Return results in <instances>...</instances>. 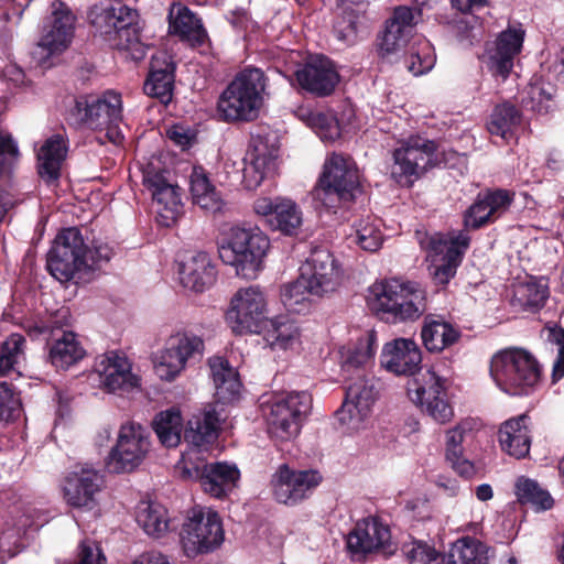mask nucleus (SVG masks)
<instances>
[{
  "mask_svg": "<svg viewBox=\"0 0 564 564\" xmlns=\"http://www.w3.org/2000/svg\"><path fill=\"white\" fill-rule=\"evenodd\" d=\"M410 564H440L442 556L432 545L423 541H412L402 547Z\"/></svg>",
  "mask_w": 564,
  "mask_h": 564,
  "instance_id": "obj_57",
  "label": "nucleus"
},
{
  "mask_svg": "<svg viewBox=\"0 0 564 564\" xmlns=\"http://www.w3.org/2000/svg\"><path fill=\"white\" fill-rule=\"evenodd\" d=\"M321 480L316 470H294L283 464L272 475L271 488L278 502L295 505L307 498Z\"/></svg>",
  "mask_w": 564,
  "mask_h": 564,
  "instance_id": "obj_20",
  "label": "nucleus"
},
{
  "mask_svg": "<svg viewBox=\"0 0 564 564\" xmlns=\"http://www.w3.org/2000/svg\"><path fill=\"white\" fill-rule=\"evenodd\" d=\"M459 336V330L451 323L431 316L425 317L421 329L423 345L431 352H440L452 346Z\"/></svg>",
  "mask_w": 564,
  "mask_h": 564,
  "instance_id": "obj_41",
  "label": "nucleus"
},
{
  "mask_svg": "<svg viewBox=\"0 0 564 564\" xmlns=\"http://www.w3.org/2000/svg\"><path fill=\"white\" fill-rule=\"evenodd\" d=\"M521 123L520 111L511 104L503 102L492 110L487 122V129L490 134L500 137L508 141L514 135L517 128Z\"/></svg>",
  "mask_w": 564,
  "mask_h": 564,
  "instance_id": "obj_44",
  "label": "nucleus"
},
{
  "mask_svg": "<svg viewBox=\"0 0 564 564\" xmlns=\"http://www.w3.org/2000/svg\"><path fill=\"white\" fill-rule=\"evenodd\" d=\"M435 61L434 48L430 42L422 41L416 48H412L405 58V67L414 76H420L430 72L434 67Z\"/></svg>",
  "mask_w": 564,
  "mask_h": 564,
  "instance_id": "obj_56",
  "label": "nucleus"
},
{
  "mask_svg": "<svg viewBox=\"0 0 564 564\" xmlns=\"http://www.w3.org/2000/svg\"><path fill=\"white\" fill-rule=\"evenodd\" d=\"M359 174L355 162L341 154L333 153L324 164V172L316 189L318 199L327 206L338 202H350L359 193Z\"/></svg>",
  "mask_w": 564,
  "mask_h": 564,
  "instance_id": "obj_13",
  "label": "nucleus"
},
{
  "mask_svg": "<svg viewBox=\"0 0 564 564\" xmlns=\"http://www.w3.org/2000/svg\"><path fill=\"white\" fill-rule=\"evenodd\" d=\"M516 494L521 503H529L536 510H549L554 505L551 495L530 478L520 477L517 480Z\"/></svg>",
  "mask_w": 564,
  "mask_h": 564,
  "instance_id": "obj_52",
  "label": "nucleus"
},
{
  "mask_svg": "<svg viewBox=\"0 0 564 564\" xmlns=\"http://www.w3.org/2000/svg\"><path fill=\"white\" fill-rule=\"evenodd\" d=\"M137 522L153 538H161L169 530L167 511L159 503L140 502L137 508Z\"/></svg>",
  "mask_w": 564,
  "mask_h": 564,
  "instance_id": "obj_46",
  "label": "nucleus"
},
{
  "mask_svg": "<svg viewBox=\"0 0 564 564\" xmlns=\"http://www.w3.org/2000/svg\"><path fill=\"white\" fill-rule=\"evenodd\" d=\"M221 421V412L217 409V404H207L193 414L184 432L185 441L194 446L191 451L200 453L199 448L215 442L218 437Z\"/></svg>",
  "mask_w": 564,
  "mask_h": 564,
  "instance_id": "obj_29",
  "label": "nucleus"
},
{
  "mask_svg": "<svg viewBox=\"0 0 564 564\" xmlns=\"http://www.w3.org/2000/svg\"><path fill=\"white\" fill-rule=\"evenodd\" d=\"M67 151V140L62 134H53L44 141L37 151V171L44 181L58 180Z\"/></svg>",
  "mask_w": 564,
  "mask_h": 564,
  "instance_id": "obj_35",
  "label": "nucleus"
},
{
  "mask_svg": "<svg viewBox=\"0 0 564 564\" xmlns=\"http://www.w3.org/2000/svg\"><path fill=\"white\" fill-rule=\"evenodd\" d=\"M361 249L377 251L382 245V234L378 220L372 216L359 219L354 225V234L349 237Z\"/></svg>",
  "mask_w": 564,
  "mask_h": 564,
  "instance_id": "obj_51",
  "label": "nucleus"
},
{
  "mask_svg": "<svg viewBox=\"0 0 564 564\" xmlns=\"http://www.w3.org/2000/svg\"><path fill=\"white\" fill-rule=\"evenodd\" d=\"M301 329L296 322L286 317H276L271 321V328L267 330L265 339L276 349H296L301 346Z\"/></svg>",
  "mask_w": 564,
  "mask_h": 564,
  "instance_id": "obj_45",
  "label": "nucleus"
},
{
  "mask_svg": "<svg viewBox=\"0 0 564 564\" xmlns=\"http://www.w3.org/2000/svg\"><path fill=\"white\" fill-rule=\"evenodd\" d=\"M181 476L195 479L204 492L217 499H224L237 487L240 471L227 463H206L198 451L187 452L178 464Z\"/></svg>",
  "mask_w": 564,
  "mask_h": 564,
  "instance_id": "obj_11",
  "label": "nucleus"
},
{
  "mask_svg": "<svg viewBox=\"0 0 564 564\" xmlns=\"http://www.w3.org/2000/svg\"><path fill=\"white\" fill-rule=\"evenodd\" d=\"M314 295L308 284L300 276L281 289V301L284 307L295 314L308 312L311 308V296Z\"/></svg>",
  "mask_w": 564,
  "mask_h": 564,
  "instance_id": "obj_50",
  "label": "nucleus"
},
{
  "mask_svg": "<svg viewBox=\"0 0 564 564\" xmlns=\"http://www.w3.org/2000/svg\"><path fill=\"white\" fill-rule=\"evenodd\" d=\"M358 26V18L350 12H345L337 21L334 31L338 40L351 44L357 37Z\"/></svg>",
  "mask_w": 564,
  "mask_h": 564,
  "instance_id": "obj_60",
  "label": "nucleus"
},
{
  "mask_svg": "<svg viewBox=\"0 0 564 564\" xmlns=\"http://www.w3.org/2000/svg\"><path fill=\"white\" fill-rule=\"evenodd\" d=\"M178 276L185 289L200 293L215 283L217 271L206 252L196 251L180 262Z\"/></svg>",
  "mask_w": 564,
  "mask_h": 564,
  "instance_id": "obj_28",
  "label": "nucleus"
},
{
  "mask_svg": "<svg viewBox=\"0 0 564 564\" xmlns=\"http://www.w3.org/2000/svg\"><path fill=\"white\" fill-rule=\"evenodd\" d=\"M307 123L319 130L318 134L323 140L333 141L340 135L339 123L333 116H327L322 112H310Z\"/></svg>",
  "mask_w": 564,
  "mask_h": 564,
  "instance_id": "obj_58",
  "label": "nucleus"
},
{
  "mask_svg": "<svg viewBox=\"0 0 564 564\" xmlns=\"http://www.w3.org/2000/svg\"><path fill=\"white\" fill-rule=\"evenodd\" d=\"M111 256L112 249L108 243L95 240L91 247H87L80 230L69 227L54 239L47 253L46 268L54 279L64 283L78 272L101 268Z\"/></svg>",
  "mask_w": 564,
  "mask_h": 564,
  "instance_id": "obj_1",
  "label": "nucleus"
},
{
  "mask_svg": "<svg viewBox=\"0 0 564 564\" xmlns=\"http://www.w3.org/2000/svg\"><path fill=\"white\" fill-rule=\"evenodd\" d=\"M204 341L189 333L171 335L162 349L154 356V370L161 380H175L192 361L199 360L204 354Z\"/></svg>",
  "mask_w": 564,
  "mask_h": 564,
  "instance_id": "obj_14",
  "label": "nucleus"
},
{
  "mask_svg": "<svg viewBox=\"0 0 564 564\" xmlns=\"http://www.w3.org/2000/svg\"><path fill=\"white\" fill-rule=\"evenodd\" d=\"M368 303L393 322H413L426 311V292L412 281L383 280L369 288Z\"/></svg>",
  "mask_w": 564,
  "mask_h": 564,
  "instance_id": "obj_2",
  "label": "nucleus"
},
{
  "mask_svg": "<svg viewBox=\"0 0 564 564\" xmlns=\"http://www.w3.org/2000/svg\"><path fill=\"white\" fill-rule=\"evenodd\" d=\"M378 391L373 379L368 377L366 372L348 378L346 388L345 403L359 405L372 412V406L377 400Z\"/></svg>",
  "mask_w": 564,
  "mask_h": 564,
  "instance_id": "obj_47",
  "label": "nucleus"
},
{
  "mask_svg": "<svg viewBox=\"0 0 564 564\" xmlns=\"http://www.w3.org/2000/svg\"><path fill=\"white\" fill-rule=\"evenodd\" d=\"M151 449L150 434L141 424L127 422L120 426L107 467L113 473H129L139 467Z\"/></svg>",
  "mask_w": 564,
  "mask_h": 564,
  "instance_id": "obj_15",
  "label": "nucleus"
},
{
  "mask_svg": "<svg viewBox=\"0 0 564 564\" xmlns=\"http://www.w3.org/2000/svg\"><path fill=\"white\" fill-rule=\"evenodd\" d=\"M490 547L481 541L463 536L453 542L445 555L442 556L443 564H488Z\"/></svg>",
  "mask_w": 564,
  "mask_h": 564,
  "instance_id": "obj_38",
  "label": "nucleus"
},
{
  "mask_svg": "<svg viewBox=\"0 0 564 564\" xmlns=\"http://www.w3.org/2000/svg\"><path fill=\"white\" fill-rule=\"evenodd\" d=\"M225 539L221 518L209 507L195 506L187 514L181 532V544L187 557L218 549Z\"/></svg>",
  "mask_w": 564,
  "mask_h": 564,
  "instance_id": "obj_10",
  "label": "nucleus"
},
{
  "mask_svg": "<svg viewBox=\"0 0 564 564\" xmlns=\"http://www.w3.org/2000/svg\"><path fill=\"white\" fill-rule=\"evenodd\" d=\"M268 299L263 289L249 285L232 294L225 318L237 335L258 334L268 319Z\"/></svg>",
  "mask_w": 564,
  "mask_h": 564,
  "instance_id": "obj_12",
  "label": "nucleus"
},
{
  "mask_svg": "<svg viewBox=\"0 0 564 564\" xmlns=\"http://www.w3.org/2000/svg\"><path fill=\"white\" fill-rule=\"evenodd\" d=\"M408 394L412 402L441 424L451 421L454 416L444 380L431 369L419 371L408 382Z\"/></svg>",
  "mask_w": 564,
  "mask_h": 564,
  "instance_id": "obj_16",
  "label": "nucleus"
},
{
  "mask_svg": "<svg viewBox=\"0 0 564 564\" xmlns=\"http://www.w3.org/2000/svg\"><path fill=\"white\" fill-rule=\"evenodd\" d=\"M25 337L21 334H11L0 348V377L17 371L25 361Z\"/></svg>",
  "mask_w": 564,
  "mask_h": 564,
  "instance_id": "obj_49",
  "label": "nucleus"
},
{
  "mask_svg": "<svg viewBox=\"0 0 564 564\" xmlns=\"http://www.w3.org/2000/svg\"><path fill=\"white\" fill-rule=\"evenodd\" d=\"M208 365L215 387L216 403L229 404L238 400L241 389L238 372L221 357L210 358Z\"/></svg>",
  "mask_w": 564,
  "mask_h": 564,
  "instance_id": "obj_34",
  "label": "nucleus"
},
{
  "mask_svg": "<svg viewBox=\"0 0 564 564\" xmlns=\"http://www.w3.org/2000/svg\"><path fill=\"white\" fill-rule=\"evenodd\" d=\"M102 485L100 473L90 467H80L66 476L63 486L64 499L73 508L91 510L97 506V495Z\"/></svg>",
  "mask_w": 564,
  "mask_h": 564,
  "instance_id": "obj_22",
  "label": "nucleus"
},
{
  "mask_svg": "<svg viewBox=\"0 0 564 564\" xmlns=\"http://www.w3.org/2000/svg\"><path fill=\"white\" fill-rule=\"evenodd\" d=\"M143 185L156 204L159 221L161 225L170 227L183 212L181 188L172 183L167 172L156 171L152 167H148L143 172Z\"/></svg>",
  "mask_w": 564,
  "mask_h": 564,
  "instance_id": "obj_19",
  "label": "nucleus"
},
{
  "mask_svg": "<svg viewBox=\"0 0 564 564\" xmlns=\"http://www.w3.org/2000/svg\"><path fill=\"white\" fill-rule=\"evenodd\" d=\"M474 420H464L446 432L445 457L451 467L460 476L469 478L475 474L473 462L464 455L463 444L474 437Z\"/></svg>",
  "mask_w": 564,
  "mask_h": 564,
  "instance_id": "obj_31",
  "label": "nucleus"
},
{
  "mask_svg": "<svg viewBox=\"0 0 564 564\" xmlns=\"http://www.w3.org/2000/svg\"><path fill=\"white\" fill-rule=\"evenodd\" d=\"M347 547L352 554H367L379 550L391 553L390 528L378 517L362 519L348 534Z\"/></svg>",
  "mask_w": 564,
  "mask_h": 564,
  "instance_id": "obj_25",
  "label": "nucleus"
},
{
  "mask_svg": "<svg viewBox=\"0 0 564 564\" xmlns=\"http://www.w3.org/2000/svg\"><path fill=\"white\" fill-rule=\"evenodd\" d=\"M193 204L209 213L221 212L225 202L202 167H194L189 177Z\"/></svg>",
  "mask_w": 564,
  "mask_h": 564,
  "instance_id": "obj_39",
  "label": "nucleus"
},
{
  "mask_svg": "<svg viewBox=\"0 0 564 564\" xmlns=\"http://www.w3.org/2000/svg\"><path fill=\"white\" fill-rule=\"evenodd\" d=\"M371 413V411L361 409L359 405L344 402L336 412V419L344 432L356 433L367 426Z\"/></svg>",
  "mask_w": 564,
  "mask_h": 564,
  "instance_id": "obj_55",
  "label": "nucleus"
},
{
  "mask_svg": "<svg viewBox=\"0 0 564 564\" xmlns=\"http://www.w3.org/2000/svg\"><path fill=\"white\" fill-rule=\"evenodd\" d=\"M100 386L111 393H128L139 387V378L132 373L131 365L126 356L109 351L96 364Z\"/></svg>",
  "mask_w": 564,
  "mask_h": 564,
  "instance_id": "obj_23",
  "label": "nucleus"
},
{
  "mask_svg": "<svg viewBox=\"0 0 564 564\" xmlns=\"http://www.w3.org/2000/svg\"><path fill=\"white\" fill-rule=\"evenodd\" d=\"M154 432L165 447H176L181 443L183 420L178 410L159 413L153 421Z\"/></svg>",
  "mask_w": 564,
  "mask_h": 564,
  "instance_id": "obj_48",
  "label": "nucleus"
},
{
  "mask_svg": "<svg viewBox=\"0 0 564 564\" xmlns=\"http://www.w3.org/2000/svg\"><path fill=\"white\" fill-rule=\"evenodd\" d=\"M415 238L426 252L429 271L437 285H446L456 274L470 245L469 235L464 231L447 234L416 230Z\"/></svg>",
  "mask_w": 564,
  "mask_h": 564,
  "instance_id": "obj_4",
  "label": "nucleus"
},
{
  "mask_svg": "<svg viewBox=\"0 0 564 564\" xmlns=\"http://www.w3.org/2000/svg\"><path fill=\"white\" fill-rule=\"evenodd\" d=\"M523 41V30L508 29L502 31L494 42L487 43L484 63L494 77L501 80L508 78L514 59L521 52Z\"/></svg>",
  "mask_w": 564,
  "mask_h": 564,
  "instance_id": "obj_21",
  "label": "nucleus"
},
{
  "mask_svg": "<svg viewBox=\"0 0 564 564\" xmlns=\"http://www.w3.org/2000/svg\"><path fill=\"white\" fill-rule=\"evenodd\" d=\"M174 64L165 54L153 56L151 72L143 87L144 93L160 99L163 104L170 102L174 85Z\"/></svg>",
  "mask_w": 564,
  "mask_h": 564,
  "instance_id": "obj_36",
  "label": "nucleus"
},
{
  "mask_svg": "<svg viewBox=\"0 0 564 564\" xmlns=\"http://www.w3.org/2000/svg\"><path fill=\"white\" fill-rule=\"evenodd\" d=\"M395 24H387L386 31L380 42V52L382 55H389L400 51L408 41V34L399 31Z\"/></svg>",
  "mask_w": 564,
  "mask_h": 564,
  "instance_id": "obj_59",
  "label": "nucleus"
},
{
  "mask_svg": "<svg viewBox=\"0 0 564 564\" xmlns=\"http://www.w3.org/2000/svg\"><path fill=\"white\" fill-rule=\"evenodd\" d=\"M169 32L188 42L192 46L202 45L207 33L198 19L186 6L173 2L169 10Z\"/></svg>",
  "mask_w": 564,
  "mask_h": 564,
  "instance_id": "obj_33",
  "label": "nucleus"
},
{
  "mask_svg": "<svg viewBox=\"0 0 564 564\" xmlns=\"http://www.w3.org/2000/svg\"><path fill=\"white\" fill-rule=\"evenodd\" d=\"M73 115L93 130H105L107 139L113 144L122 142L120 124L123 116L120 94L107 90L101 95L80 96L75 101Z\"/></svg>",
  "mask_w": 564,
  "mask_h": 564,
  "instance_id": "obj_8",
  "label": "nucleus"
},
{
  "mask_svg": "<svg viewBox=\"0 0 564 564\" xmlns=\"http://www.w3.org/2000/svg\"><path fill=\"white\" fill-rule=\"evenodd\" d=\"M267 77L260 68H245L221 93L219 115L226 121L254 120L263 104Z\"/></svg>",
  "mask_w": 564,
  "mask_h": 564,
  "instance_id": "obj_5",
  "label": "nucleus"
},
{
  "mask_svg": "<svg viewBox=\"0 0 564 564\" xmlns=\"http://www.w3.org/2000/svg\"><path fill=\"white\" fill-rule=\"evenodd\" d=\"M555 88L542 78H534L521 94L522 106L536 113H547L554 106Z\"/></svg>",
  "mask_w": 564,
  "mask_h": 564,
  "instance_id": "obj_43",
  "label": "nucleus"
},
{
  "mask_svg": "<svg viewBox=\"0 0 564 564\" xmlns=\"http://www.w3.org/2000/svg\"><path fill=\"white\" fill-rule=\"evenodd\" d=\"M549 295L545 282L530 279L513 286L511 305L517 311L535 313L545 305Z\"/></svg>",
  "mask_w": 564,
  "mask_h": 564,
  "instance_id": "obj_40",
  "label": "nucleus"
},
{
  "mask_svg": "<svg viewBox=\"0 0 564 564\" xmlns=\"http://www.w3.org/2000/svg\"><path fill=\"white\" fill-rule=\"evenodd\" d=\"M438 144L421 135L400 140L392 151L391 178L402 187H411L437 162Z\"/></svg>",
  "mask_w": 564,
  "mask_h": 564,
  "instance_id": "obj_7",
  "label": "nucleus"
},
{
  "mask_svg": "<svg viewBox=\"0 0 564 564\" xmlns=\"http://www.w3.org/2000/svg\"><path fill=\"white\" fill-rule=\"evenodd\" d=\"M100 550L88 541L79 544L78 561L75 564H105Z\"/></svg>",
  "mask_w": 564,
  "mask_h": 564,
  "instance_id": "obj_64",
  "label": "nucleus"
},
{
  "mask_svg": "<svg viewBox=\"0 0 564 564\" xmlns=\"http://www.w3.org/2000/svg\"><path fill=\"white\" fill-rule=\"evenodd\" d=\"M541 366L527 349L510 347L496 352L490 376L500 390L510 395L529 394L541 379Z\"/></svg>",
  "mask_w": 564,
  "mask_h": 564,
  "instance_id": "obj_6",
  "label": "nucleus"
},
{
  "mask_svg": "<svg viewBox=\"0 0 564 564\" xmlns=\"http://www.w3.org/2000/svg\"><path fill=\"white\" fill-rule=\"evenodd\" d=\"M269 247V238L258 228L232 226L224 232L218 253L225 264L235 268L237 275L254 279Z\"/></svg>",
  "mask_w": 564,
  "mask_h": 564,
  "instance_id": "obj_3",
  "label": "nucleus"
},
{
  "mask_svg": "<svg viewBox=\"0 0 564 564\" xmlns=\"http://www.w3.org/2000/svg\"><path fill=\"white\" fill-rule=\"evenodd\" d=\"M18 405L13 390L7 382H0V421L11 416Z\"/></svg>",
  "mask_w": 564,
  "mask_h": 564,
  "instance_id": "obj_63",
  "label": "nucleus"
},
{
  "mask_svg": "<svg viewBox=\"0 0 564 564\" xmlns=\"http://www.w3.org/2000/svg\"><path fill=\"white\" fill-rule=\"evenodd\" d=\"M499 442L509 455L516 458L525 457L531 445L529 416L520 415L505 422L499 430Z\"/></svg>",
  "mask_w": 564,
  "mask_h": 564,
  "instance_id": "obj_37",
  "label": "nucleus"
},
{
  "mask_svg": "<svg viewBox=\"0 0 564 564\" xmlns=\"http://www.w3.org/2000/svg\"><path fill=\"white\" fill-rule=\"evenodd\" d=\"M416 11L409 7H398L394 9L392 18L387 24H395V29L405 34H409L412 26L415 24Z\"/></svg>",
  "mask_w": 564,
  "mask_h": 564,
  "instance_id": "obj_62",
  "label": "nucleus"
},
{
  "mask_svg": "<svg viewBox=\"0 0 564 564\" xmlns=\"http://www.w3.org/2000/svg\"><path fill=\"white\" fill-rule=\"evenodd\" d=\"M270 224L286 235H293L302 224V213L293 200L278 197L275 215Z\"/></svg>",
  "mask_w": 564,
  "mask_h": 564,
  "instance_id": "obj_53",
  "label": "nucleus"
},
{
  "mask_svg": "<svg viewBox=\"0 0 564 564\" xmlns=\"http://www.w3.org/2000/svg\"><path fill=\"white\" fill-rule=\"evenodd\" d=\"M278 149L270 148L261 140L256 141L247 152L242 169V184L249 189H256L264 178L276 172Z\"/></svg>",
  "mask_w": 564,
  "mask_h": 564,
  "instance_id": "obj_27",
  "label": "nucleus"
},
{
  "mask_svg": "<svg viewBox=\"0 0 564 564\" xmlns=\"http://www.w3.org/2000/svg\"><path fill=\"white\" fill-rule=\"evenodd\" d=\"M85 349L73 332H63L54 337L48 349V359L57 369H67L82 360Z\"/></svg>",
  "mask_w": 564,
  "mask_h": 564,
  "instance_id": "obj_42",
  "label": "nucleus"
},
{
  "mask_svg": "<svg viewBox=\"0 0 564 564\" xmlns=\"http://www.w3.org/2000/svg\"><path fill=\"white\" fill-rule=\"evenodd\" d=\"M422 355L411 338H395L386 343L381 352V365L397 376H415L421 371Z\"/></svg>",
  "mask_w": 564,
  "mask_h": 564,
  "instance_id": "obj_26",
  "label": "nucleus"
},
{
  "mask_svg": "<svg viewBox=\"0 0 564 564\" xmlns=\"http://www.w3.org/2000/svg\"><path fill=\"white\" fill-rule=\"evenodd\" d=\"M311 408L312 398L304 391L275 397L263 403V415L270 436L278 442L295 438Z\"/></svg>",
  "mask_w": 564,
  "mask_h": 564,
  "instance_id": "obj_9",
  "label": "nucleus"
},
{
  "mask_svg": "<svg viewBox=\"0 0 564 564\" xmlns=\"http://www.w3.org/2000/svg\"><path fill=\"white\" fill-rule=\"evenodd\" d=\"M19 156V149L12 137L0 133V176L8 172Z\"/></svg>",
  "mask_w": 564,
  "mask_h": 564,
  "instance_id": "obj_61",
  "label": "nucleus"
},
{
  "mask_svg": "<svg viewBox=\"0 0 564 564\" xmlns=\"http://www.w3.org/2000/svg\"><path fill=\"white\" fill-rule=\"evenodd\" d=\"M137 11L116 1L108 7H94L89 12V19L93 25L102 35H111L112 33L121 34L128 32L137 19Z\"/></svg>",
  "mask_w": 564,
  "mask_h": 564,
  "instance_id": "obj_32",
  "label": "nucleus"
},
{
  "mask_svg": "<svg viewBox=\"0 0 564 564\" xmlns=\"http://www.w3.org/2000/svg\"><path fill=\"white\" fill-rule=\"evenodd\" d=\"M373 338L368 336L360 339L354 349H351L343 364V370L349 373V377L365 372L364 368L372 361L375 356Z\"/></svg>",
  "mask_w": 564,
  "mask_h": 564,
  "instance_id": "obj_54",
  "label": "nucleus"
},
{
  "mask_svg": "<svg viewBox=\"0 0 564 564\" xmlns=\"http://www.w3.org/2000/svg\"><path fill=\"white\" fill-rule=\"evenodd\" d=\"M75 20V15L64 3L53 2L51 15L44 21L35 54L44 59L67 50L74 37Z\"/></svg>",
  "mask_w": 564,
  "mask_h": 564,
  "instance_id": "obj_18",
  "label": "nucleus"
},
{
  "mask_svg": "<svg viewBox=\"0 0 564 564\" xmlns=\"http://www.w3.org/2000/svg\"><path fill=\"white\" fill-rule=\"evenodd\" d=\"M299 86L316 97H327L335 91L339 75L325 56L310 58L294 73Z\"/></svg>",
  "mask_w": 564,
  "mask_h": 564,
  "instance_id": "obj_24",
  "label": "nucleus"
},
{
  "mask_svg": "<svg viewBox=\"0 0 564 564\" xmlns=\"http://www.w3.org/2000/svg\"><path fill=\"white\" fill-rule=\"evenodd\" d=\"M301 275L314 296L322 297L337 291L343 282L344 271L329 250L316 247L302 264Z\"/></svg>",
  "mask_w": 564,
  "mask_h": 564,
  "instance_id": "obj_17",
  "label": "nucleus"
},
{
  "mask_svg": "<svg viewBox=\"0 0 564 564\" xmlns=\"http://www.w3.org/2000/svg\"><path fill=\"white\" fill-rule=\"evenodd\" d=\"M512 199L513 196L506 189H497L482 197L478 196L464 215V227L466 229H478L494 221L508 209Z\"/></svg>",
  "mask_w": 564,
  "mask_h": 564,
  "instance_id": "obj_30",
  "label": "nucleus"
}]
</instances>
